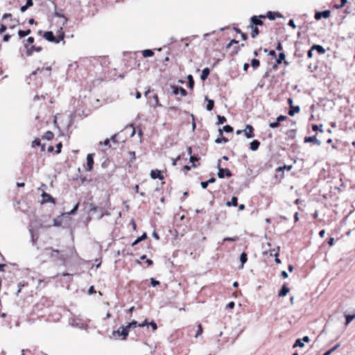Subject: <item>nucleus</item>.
I'll list each match as a JSON object with an SVG mask.
<instances>
[{
	"label": "nucleus",
	"mask_w": 355,
	"mask_h": 355,
	"mask_svg": "<svg viewBox=\"0 0 355 355\" xmlns=\"http://www.w3.org/2000/svg\"><path fill=\"white\" fill-rule=\"evenodd\" d=\"M304 142L305 143H308V142H312V143H314L315 144L318 145V146H320L321 144V141L320 140H318L315 136H312V137H306L304 138Z\"/></svg>",
	"instance_id": "nucleus-12"
},
{
	"label": "nucleus",
	"mask_w": 355,
	"mask_h": 355,
	"mask_svg": "<svg viewBox=\"0 0 355 355\" xmlns=\"http://www.w3.org/2000/svg\"><path fill=\"white\" fill-rule=\"evenodd\" d=\"M226 205L228 207L234 206L236 207L237 205V198L236 197H232L231 199V201H228L226 203Z\"/></svg>",
	"instance_id": "nucleus-28"
},
{
	"label": "nucleus",
	"mask_w": 355,
	"mask_h": 355,
	"mask_svg": "<svg viewBox=\"0 0 355 355\" xmlns=\"http://www.w3.org/2000/svg\"><path fill=\"white\" fill-rule=\"evenodd\" d=\"M219 135H220V138H218L215 140V142L216 144H221V143H227L228 139L224 137H223L222 135V130L220 129L218 130Z\"/></svg>",
	"instance_id": "nucleus-17"
},
{
	"label": "nucleus",
	"mask_w": 355,
	"mask_h": 355,
	"mask_svg": "<svg viewBox=\"0 0 355 355\" xmlns=\"http://www.w3.org/2000/svg\"><path fill=\"white\" fill-rule=\"evenodd\" d=\"M300 111V106H291L288 111V114L291 116H294L295 113H298Z\"/></svg>",
	"instance_id": "nucleus-16"
},
{
	"label": "nucleus",
	"mask_w": 355,
	"mask_h": 355,
	"mask_svg": "<svg viewBox=\"0 0 355 355\" xmlns=\"http://www.w3.org/2000/svg\"><path fill=\"white\" fill-rule=\"evenodd\" d=\"M205 99L207 101V110L211 111L214 107V102L213 100L208 99L207 96L205 97Z\"/></svg>",
	"instance_id": "nucleus-25"
},
{
	"label": "nucleus",
	"mask_w": 355,
	"mask_h": 355,
	"mask_svg": "<svg viewBox=\"0 0 355 355\" xmlns=\"http://www.w3.org/2000/svg\"><path fill=\"white\" fill-rule=\"evenodd\" d=\"M279 125V123L276 120L275 122L270 123L269 124L270 128H277Z\"/></svg>",
	"instance_id": "nucleus-45"
},
{
	"label": "nucleus",
	"mask_w": 355,
	"mask_h": 355,
	"mask_svg": "<svg viewBox=\"0 0 355 355\" xmlns=\"http://www.w3.org/2000/svg\"><path fill=\"white\" fill-rule=\"evenodd\" d=\"M67 216H63V214H61L59 217L54 219L53 223L55 226H60L62 223V219L66 217Z\"/></svg>",
	"instance_id": "nucleus-21"
},
{
	"label": "nucleus",
	"mask_w": 355,
	"mask_h": 355,
	"mask_svg": "<svg viewBox=\"0 0 355 355\" xmlns=\"http://www.w3.org/2000/svg\"><path fill=\"white\" fill-rule=\"evenodd\" d=\"M70 324L80 329H85L87 328V324L80 318H73L70 320Z\"/></svg>",
	"instance_id": "nucleus-1"
},
{
	"label": "nucleus",
	"mask_w": 355,
	"mask_h": 355,
	"mask_svg": "<svg viewBox=\"0 0 355 355\" xmlns=\"http://www.w3.org/2000/svg\"><path fill=\"white\" fill-rule=\"evenodd\" d=\"M180 159V156H178L175 159H173L172 164L173 166H175L177 164V161Z\"/></svg>",
	"instance_id": "nucleus-62"
},
{
	"label": "nucleus",
	"mask_w": 355,
	"mask_h": 355,
	"mask_svg": "<svg viewBox=\"0 0 355 355\" xmlns=\"http://www.w3.org/2000/svg\"><path fill=\"white\" fill-rule=\"evenodd\" d=\"M88 293H89V294H93L95 293L94 286H90V288H89Z\"/></svg>",
	"instance_id": "nucleus-63"
},
{
	"label": "nucleus",
	"mask_w": 355,
	"mask_h": 355,
	"mask_svg": "<svg viewBox=\"0 0 355 355\" xmlns=\"http://www.w3.org/2000/svg\"><path fill=\"white\" fill-rule=\"evenodd\" d=\"M187 80L189 81V88L191 89H193V85H194V81H193V76L191 75H189L187 76Z\"/></svg>",
	"instance_id": "nucleus-34"
},
{
	"label": "nucleus",
	"mask_w": 355,
	"mask_h": 355,
	"mask_svg": "<svg viewBox=\"0 0 355 355\" xmlns=\"http://www.w3.org/2000/svg\"><path fill=\"white\" fill-rule=\"evenodd\" d=\"M150 177L154 180L157 178L159 180L164 179V176L161 174V171L159 170H152L150 172Z\"/></svg>",
	"instance_id": "nucleus-11"
},
{
	"label": "nucleus",
	"mask_w": 355,
	"mask_h": 355,
	"mask_svg": "<svg viewBox=\"0 0 355 355\" xmlns=\"http://www.w3.org/2000/svg\"><path fill=\"white\" fill-rule=\"evenodd\" d=\"M288 292H289V288L286 286H283L279 293V296L284 297L288 293Z\"/></svg>",
	"instance_id": "nucleus-20"
},
{
	"label": "nucleus",
	"mask_w": 355,
	"mask_h": 355,
	"mask_svg": "<svg viewBox=\"0 0 355 355\" xmlns=\"http://www.w3.org/2000/svg\"><path fill=\"white\" fill-rule=\"evenodd\" d=\"M266 17L270 20H274V19H275L276 17L282 18L283 15L277 12L268 11L267 14H266Z\"/></svg>",
	"instance_id": "nucleus-10"
},
{
	"label": "nucleus",
	"mask_w": 355,
	"mask_h": 355,
	"mask_svg": "<svg viewBox=\"0 0 355 355\" xmlns=\"http://www.w3.org/2000/svg\"><path fill=\"white\" fill-rule=\"evenodd\" d=\"M209 74V69L208 68H205L202 71V74L200 76V78L202 80H205Z\"/></svg>",
	"instance_id": "nucleus-22"
},
{
	"label": "nucleus",
	"mask_w": 355,
	"mask_h": 355,
	"mask_svg": "<svg viewBox=\"0 0 355 355\" xmlns=\"http://www.w3.org/2000/svg\"><path fill=\"white\" fill-rule=\"evenodd\" d=\"M137 322H136V321H132V322H131L128 323L125 326H126V327H127L128 329H130V327H136V326H137Z\"/></svg>",
	"instance_id": "nucleus-41"
},
{
	"label": "nucleus",
	"mask_w": 355,
	"mask_h": 355,
	"mask_svg": "<svg viewBox=\"0 0 355 355\" xmlns=\"http://www.w3.org/2000/svg\"><path fill=\"white\" fill-rule=\"evenodd\" d=\"M286 58V55L284 53H279L278 55V58L277 59V63L280 64Z\"/></svg>",
	"instance_id": "nucleus-35"
},
{
	"label": "nucleus",
	"mask_w": 355,
	"mask_h": 355,
	"mask_svg": "<svg viewBox=\"0 0 355 355\" xmlns=\"http://www.w3.org/2000/svg\"><path fill=\"white\" fill-rule=\"evenodd\" d=\"M24 286V284H23L22 282H19L18 284V287H19V289L17 291V295H19V293L21 292V288Z\"/></svg>",
	"instance_id": "nucleus-49"
},
{
	"label": "nucleus",
	"mask_w": 355,
	"mask_h": 355,
	"mask_svg": "<svg viewBox=\"0 0 355 355\" xmlns=\"http://www.w3.org/2000/svg\"><path fill=\"white\" fill-rule=\"evenodd\" d=\"M304 347V343L302 342V340L301 338H298L295 340L293 347V348H296V347Z\"/></svg>",
	"instance_id": "nucleus-26"
},
{
	"label": "nucleus",
	"mask_w": 355,
	"mask_h": 355,
	"mask_svg": "<svg viewBox=\"0 0 355 355\" xmlns=\"http://www.w3.org/2000/svg\"><path fill=\"white\" fill-rule=\"evenodd\" d=\"M148 324L152 327L153 330H156L157 328V324L153 321L150 322Z\"/></svg>",
	"instance_id": "nucleus-50"
},
{
	"label": "nucleus",
	"mask_w": 355,
	"mask_h": 355,
	"mask_svg": "<svg viewBox=\"0 0 355 355\" xmlns=\"http://www.w3.org/2000/svg\"><path fill=\"white\" fill-rule=\"evenodd\" d=\"M202 325L200 324L198 326V331L196 332V337L200 336L202 334Z\"/></svg>",
	"instance_id": "nucleus-40"
},
{
	"label": "nucleus",
	"mask_w": 355,
	"mask_h": 355,
	"mask_svg": "<svg viewBox=\"0 0 355 355\" xmlns=\"http://www.w3.org/2000/svg\"><path fill=\"white\" fill-rule=\"evenodd\" d=\"M171 88L173 89V94L175 95L180 93L182 96H185L187 94V91L183 87L172 86Z\"/></svg>",
	"instance_id": "nucleus-9"
},
{
	"label": "nucleus",
	"mask_w": 355,
	"mask_h": 355,
	"mask_svg": "<svg viewBox=\"0 0 355 355\" xmlns=\"http://www.w3.org/2000/svg\"><path fill=\"white\" fill-rule=\"evenodd\" d=\"M54 15H55V17H61V18H63V17H64L62 14H61V13L58 12V11H55V12H54Z\"/></svg>",
	"instance_id": "nucleus-58"
},
{
	"label": "nucleus",
	"mask_w": 355,
	"mask_h": 355,
	"mask_svg": "<svg viewBox=\"0 0 355 355\" xmlns=\"http://www.w3.org/2000/svg\"><path fill=\"white\" fill-rule=\"evenodd\" d=\"M42 204L46 203V202H52L53 204L55 203V199L53 198H52V196L51 195H49V193H47L46 192L42 193Z\"/></svg>",
	"instance_id": "nucleus-7"
},
{
	"label": "nucleus",
	"mask_w": 355,
	"mask_h": 355,
	"mask_svg": "<svg viewBox=\"0 0 355 355\" xmlns=\"http://www.w3.org/2000/svg\"><path fill=\"white\" fill-rule=\"evenodd\" d=\"M30 33H31V31L30 30H27V31L19 30L18 31V35H19V37L20 38H22V37L29 35Z\"/></svg>",
	"instance_id": "nucleus-31"
},
{
	"label": "nucleus",
	"mask_w": 355,
	"mask_h": 355,
	"mask_svg": "<svg viewBox=\"0 0 355 355\" xmlns=\"http://www.w3.org/2000/svg\"><path fill=\"white\" fill-rule=\"evenodd\" d=\"M150 283L152 286L155 287L159 284V282L157 280H155L154 278L150 279Z\"/></svg>",
	"instance_id": "nucleus-46"
},
{
	"label": "nucleus",
	"mask_w": 355,
	"mask_h": 355,
	"mask_svg": "<svg viewBox=\"0 0 355 355\" xmlns=\"http://www.w3.org/2000/svg\"><path fill=\"white\" fill-rule=\"evenodd\" d=\"M330 15H331V12L330 10H324V11H322V12H316L315 13V19L316 20H320L322 18H324V19H327L330 17Z\"/></svg>",
	"instance_id": "nucleus-4"
},
{
	"label": "nucleus",
	"mask_w": 355,
	"mask_h": 355,
	"mask_svg": "<svg viewBox=\"0 0 355 355\" xmlns=\"http://www.w3.org/2000/svg\"><path fill=\"white\" fill-rule=\"evenodd\" d=\"M345 317L346 324H348L355 318V315H347Z\"/></svg>",
	"instance_id": "nucleus-37"
},
{
	"label": "nucleus",
	"mask_w": 355,
	"mask_h": 355,
	"mask_svg": "<svg viewBox=\"0 0 355 355\" xmlns=\"http://www.w3.org/2000/svg\"><path fill=\"white\" fill-rule=\"evenodd\" d=\"M243 132L245 134V136L248 139H250L254 137V135L253 133V128L250 125H247L245 126V128L243 130Z\"/></svg>",
	"instance_id": "nucleus-6"
},
{
	"label": "nucleus",
	"mask_w": 355,
	"mask_h": 355,
	"mask_svg": "<svg viewBox=\"0 0 355 355\" xmlns=\"http://www.w3.org/2000/svg\"><path fill=\"white\" fill-rule=\"evenodd\" d=\"M217 122H216V125H220V124H223L224 123L225 121H226V118L223 116H220V115H218L217 116Z\"/></svg>",
	"instance_id": "nucleus-32"
},
{
	"label": "nucleus",
	"mask_w": 355,
	"mask_h": 355,
	"mask_svg": "<svg viewBox=\"0 0 355 355\" xmlns=\"http://www.w3.org/2000/svg\"><path fill=\"white\" fill-rule=\"evenodd\" d=\"M200 184H201V187L202 189H206L209 184H208V182L207 181V182H202Z\"/></svg>",
	"instance_id": "nucleus-53"
},
{
	"label": "nucleus",
	"mask_w": 355,
	"mask_h": 355,
	"mask_svg": "<svg viewBox=\"0 0 355 355\" xmlns=\"http://www.w3.org/2000/svg\"><path fill=\"white\" fill-rule=\"evenodd\" d=\"M302 342L304 343H309L310 341V338L309 336H306L304 337H303V338H302Z\"/></svg>",
	"instance_id": "nucleus-54"
},
{
	"label": "nucleus",
	"mask_w": 355,
	"mask_h": 355,
	"mask_svg": "<svg viewBox=\"0 0 355 355\" xmlns=\"http://www.w3.org/2000/svg\"><path fill=\"white\" fill-rule=\"evenodd\" d=\"M286 119V116L280 115L277 118V121L280 123L281 121H285Z\"/></svg>",
	"instance_id": "nucleus-48"
},
{
	"label": "nucleus",
	"mask_w": 355,
	"mask_h": 355,
	"mask_svg": "<svg viewBox=\"0 0 355 355\" xmlns=\"http://www.w3.org/2000/svg\"><path fill=\"white\" fill-rule=\"evenodd\" d=\"M34 42V38L33 37H29L27 40H26V42L27 44H32Z\"/></svg>",
	"instance_id": "nucleus-56"
},
{
	"label": "nucleus",
	"mask_w": 355,
	"mask_h": 355,
	"mask_svg": "<svg viewBox=\"0 0 355 355\" xmlns=\"http://www.w3.org/2000/svg\"><path fill=\"white\" fill-rule=\"evenodd\" d=\"M288 25L290 26H291L292 28H296V26H295V21L293 19H290L289 21H288Z\"/></svg>",
	"instance_id": "nucleus-51"
},
{
	"label": "nucleus",
	"mask_w": 355,
	"mask_h": 355,
	"mask_svg": "<svg viewBox=\"0 0 355 355\" xmlns=\"http://www.w3.org/2000/svg\"><path fill=\"white\" fill-rule=\"evenodd\" d=\"M225 175L230 177L232 175L231 172L227 168H219L218 171V176L219 178H223Z\"/></svg>",
	"instance_id": "nucleus-8"
},
{
	"label": "nucleus",
	"mask_w": 355,
	"mask_h": 355,
	"mask_svg": "<svg viewBox=\"0 0 355 355\" xmlns=\"http://www.w3.org/2000/svg\"><path fill=\"white\" fill-rule=\"evenodd\" d=\"M6 26L4 24H1L0 27V34L4 33L6 31Z\"/></svg>",
	"instance_id": "nucleus-52"
},
{
	"label": "nucleus",
	"mask_w": 355,
	"mask_h": 355,
	"mask_svg": "<svg viewBox=\"0 0 355 355\" xmlns=\"http://www.w3.org/2000/svg\"><path fill=\"white\" fill-rule=\"evenodd\" d=\"M56 38L58 39V41L60 42L62 40H64V31L62 27H60L56 33Z\"/></svg>",
	"instance_id": "nucleus-14"
},
{
	"label": "nucleus",
	"mask_w": 355,
	"mask_h": 355,
	"mask_svg": "<svg viewBox=\"0 0 355 355\" xmlns=\"http://www.w3.org/2000/svg\"><path fill=\"white\" fill-rule=\"evenodd\" d=\"M239 239L237 236L235 237H226L223 239L224 241H236Z\"/></svg>",
	"instance_id": "nucleus-42"
},
{
	"label": "nucleus",
	"mask_w": 355,
	"mask_h": 355,
	"mask_svg": "<svg viewBox=\"0 0 355 355\" xmlns=\"http://www.w3.org/2000/svg\"><path fill=\"white\" fill-rule=\"evenodd\" d=\"M94 154H88L87 155V171H90L93 168L94 165Z\"/></svg>",
	"instance_id": "nucleus-5"
},
{
	"label": "nucleus",
	"mask_w": 355,
	"mask_h": 355,
	"mask_svg": "<svg viewBox=\"0 0 355 355\" xmlns=\"http://www.w3.org/2000/svg\"><path fill=\"white\" fill-rule=\"evenodd\" d=\"M313 50H312V48H311L310 50H309V51H308V53H307V56H308L309 58H312V57H313Z\"/></svg>",
	"instance_id": "nucleus-61"
},
{
	"label": "nucleus",
	"mask_w": 355,
	"mask_h": 355,
	"mask_svg": "<svg viewBox=\"0 0 355 355\" xmlns=\"http://www.w3.org/2000/svg\"><path fill=\"white\" fill-rule=\"evenodd\" d=\"M340 1H341V4L340 5H336L335 6V7L337 9L343 8L347 3V0H340Z\"/></svg>",
	"instance_id": "nucleus-44"
},
{
	"label": "nucleus",
	"mask_w": 355,
	"mask_h": 355,
	"mask_svg": "<svg viewBox=\"0 0 355 355\" xmlns=\"http://www.w3.org/2000/svg\"><path fill=\"white\" fill-rule=\"evenodd\" d=\"M110 140L109 139H106L103 143H100L101 144H103L104 146H110Z\"/></svg>",
	"instance_id": "nucleus-59"
},
{
	"label": "nucleus",
	"mask_w": 355,
	"mask_h": 355,
	"mask_svg": "<svg viewBox=\"0 0 355 355\" xmlns=\"http://www.w3.org/2000/svg\"><path fill=\"white\" fill-rule=\"evenodd\" d=\"M10 37L11 36L10 35L6 34L3 36V40L4 42H8L10 40Z\"/></svg>",
	"instance_id": "nucleus-55"
},
{
	"label": "nucleus",
	"mask_w": 355,
	"mask_h": 355,
	"mask_svg": "<svg viewBox=\"0 0 355 355\" xmlns=\"http://www.w3.org/2000/svg\"><path fill=\"white\" fill-rule=\"evenodd\" d=\"M250 21H251V25H252L253 26L263 25V21L260 19H259V17L257 16H252L250 18Z\"/></svg>",
	"instance_id": "nucleus-13"
},
{
	"label": "nucleus",
	"mask_w": 355,
	"mask_h": 355,
	"mask_svg": "<svg viewBox=\"0 0 355 355\" xmlns=\"http://www.w3.org/2000/svg\"><path fill=\"white\" fill-rule=\"evenodd\" d=\"M260 146V142L258 140H253L250 144V148L252 151L257 150Z\"/></svg>",
	"instance_id": "nucleus-15"
},
{
	"label": "nucleus",
	"mask_w": 355,
	"mask_h": 355,
	"mask_svg": "<svg viewBox=\"0 0 355 355\" xmlns=\"http://www.w3.org/2000/svg\"><path fill=\"white\" fill-rule=\"evenodd\" d=\"M129 334V329L126 327V326L121 327L118 330L114 331L112 334L114 337H119L122 336L123 340H125Z\"/></svg>",
	"instance_id": "nucleus-2"
},
{
	"label": "nucleus",
	"mask_w": 355,
	"mask_h": 355,
	"mask_svg": "<svg viewBox=\"0 0 355 355\" xmlns=\"http://www.w3.org/2000/svg\"><path fill=\"white\" fill-rule=\"evenodd\" d=\"M312 50H317V51L320 53H324L325 49L320 45H313L312 46Z\"/></svg>",
	"instance_id": "nucleus-27"
},
{
	"label": "nucleus",
	"mask_w": 355,
	"mask_h": 355,
	"mask_svg": "<svg viewBox=\"0 0 355 355\" xmlns=\"http://www.w3.org/2000/svg\"><path fill=\"white\" fill-rule=\"evenodd\" d=\"M142 55L144 58H150L153 56L154 52L150 49H146L142 51Z\"/></svg>",
	"instance_id": "nucleus-24"
},
{
	"label": "nucleus",
	"mask_w": 355,
	"mask_h": 355,
	"mask_svg": "<svg viewBox=\"0 0 355 355\" xmlns=\"http://www.w3.org/2000/svg\"><path fill=\"white\" fill-rule=\"evenodd\" d=\"M33 51L40 52L42 51V48L40 46H32L30 49H27V51H26L27 55H31Z\"/></svg>",
	"instance_id": "nucleus-18"
},
{
	"label": "nucleus",
	"mask_w": 355,
	"mask_h": 355,
	"mask_svg": "<svg viewBox=\"0 0 355 355\" xmlns=\"http://www.w3.org/2000/svg\"><path fill=\"white\" fill-rule=\"evenodd\" d=\"M189 160H190L191 162L193 163L195 161L198 160V158L196 157L195 156L190 155Z\"/></svg>",
	"instance_id": "nucleus-60"
},
{
	"label": "nucleus",
	"mask_w": 355,
	"mask_h": 355,
	"mask_svg": "<svg viewBox=\"0 0 355 355\" xmlns=\"http://www.w3.org/2000/svg\"><path fill=\"white\" fill-rule=\"evenodd\" d=\"M153 98L155 101V105H154L155 107L162 106L161 104L159 103V99H158L157 95H154Z\"/></svg>",
	"instance_id": "nucleus-47"
},
{
	"label": "nucleus",
	"mask_w": 355,
	"mask_h": 355,
	"mask_svg": "<svg viewBox=\"0 0 355 355\" xmlns=\"http://www.w3.org/2000/svg\"><path fill=\"white\" fill-rule=\"evenodd\" d=\"M26 6L29 8L33 6V0H26Z\"/></svg>",
	"instance_id": "nucleus-57"
},
{
	"label": "nucleus",
	"mask_w": 355,
	"mask_h": 355,
	"mask_svg": "<svg viewBox=\"0 0 355 355\" xmlns=\"http://www.w3.org/2000/svg\"><path fill=\"white\" fill-rule=\"evenodd\" d=\"M53 133L51 131H47L43 136V139L46 140H51L53 139Z\"/></svg>",
	"instance_id": "nucleus-30"
},
{
	"label": "nucleus",
	"mask_w": 355,
	"mask_h": 355,
	"mask_svg": "<svg viewBox=\"0 0 355 355\" xmlns=\"http://www.w3.org/2000/svg\"><path fill=\"white\" fill-rule=\"evenodd\" d=\"M227 306L229 309H233L234 307V303L233 302H230V303H228Z\"/></svg>",
	"instance_id": "nucleus-64"
},
{
	"label": "nucleus",
	"mask_w": 355,
	"mask_h": 355,
	"mask_svg": "<svg viewBox=\"0 0 355 355\" xmlns=\"http://www.w3.org/2000/svg\"><path fill=\"white\" fill-rule=\"evenodd\" d=\"M322 125H320V128H319V126L318 125H312V130L313 131H317V130H319L321 132H322L323 130H322Z\"/></svg>",
	"instance_id": "nucleus-43"
},
{
	"label": "nucleus",
	"mask_w": 355,
	"mask_h": 355,
	"mask_svg": "<svg viewBox=\"0 0 355 355\" xmlns=\"http://www.w3.org/2000/svg\"><path fill=\"white\" fill-rule=\"evenodd\" d=\"M79 207V203L74 205L73 208L69 212L63 213V216L74 215L76 214Z\"/></svg>",
	"instance_id": "nucleus-23"
},
{
	"label": "nucleus",
	"mask_w": 355,
	"mask_h": 355,
	"mask_svg": "<svg viewBox=\"0 0 355 355\" xmlns=\"http://www.w3.org/2000/svg\"><path fill=\"white\" fill-rule=\"evenodd\" d=\"M44 38L45 40H46L47 41L55 43V44L60 43V42L58 41V39L56 38L55 36H54L53 32H51V31L45 32L44 34Z\"/></svg>",
	"instance_id": "nucleus-3"
},
{
	"label": "nucleus",
	"mask_w": 355,
	"mask_h": 355,
	"mask_svg": "<svg viewBox=\"0 0 355 355\" xmlns=\"http://www.w3.org/2000/svg\"><path fill=\"white\" fill-rule=\"evenodd\" d=\"M250 28L252 29V37L254 38L259 34V29L257 27L253 26L252 25H250Z\"/></svg>",
	"instance_id": "nucleus-29"
},
{
	"label": "nucleus",
	"mask_w": 355,
	"mask_h": 355,
	"mask_svg": "<svg viewBox=\"0 0 355 355\" xmlns=\"http://www.w3.org/2000/svg\"><path fill=\"white\" fill-rule=\"evenodd\" d=\"M223 130L225 131V132H231L233 131V128L232 126H230L229 125H226L223 126Z\"/></svg>",
	"instance_id": "nucleus-38"
},
{
	"label": "nucleus",
	"mask_w": 355,
	"mask_h": 355,
	"mask_svg": "<svg viewBox=\"0 0 355 355\" xmlns=\"http://www.w3.org/2000/svg\"><path fill=\"white\" fill-rule=\"evenodd\" d=\"M259 60L257 59H252L251 60V64L254 69H257L259 66Z\"/></svg>",
	"instance_id": "nucleus-36"
},
{
	"label": "nucleus",
	"mask_w": 355,
	"mask_h": 355,
	"mask_svg": "<svg viewBox=\"0 0 355 355\" xmlns=\"http://www.w3.org/2000/svg\"><path fill=\"white\" fill-rule=\"evenodd\" d=\"M240 261L241 263V266L240 268H243L244 263H245L248 261L247 254L245 252H242L240 255Z\"/></svg>",
	"instance_id": "nucleus-19"
},
{
	"label": "nucleus",
	"mask_w": 355,
	"mask_h": 355,
	"mask_svg": "<svg viewBox=\"0 0 355 355\" xmlns=\"http://www.w3.org/2000/svg\"><path fill=\"white\" fill-rule=\"evenodd\" d=\"M146 233H144L141 236H139V238H137L132 243V245H135L136 244H137L138 243H139L140 241L144 240L146 238Z\"/></svg>",
	"instance_id": "nucleus-33"
},
{
	"label": "nucleus",
	"mask_w": 355,
	"mask_h": 355,
	"mask_svg": "<svg viewBox=\"0 0 355 355\" xmlns=\"http://www.w3.org/2000/svg\"><path fill=\"white\" fill-rule=\"evenodd\" d=\"M40 145V140L39 139H35L32 142V147L35 148Z\"/></svg>",
	"instance_id": "nucleus-39"
}]
</instances>
